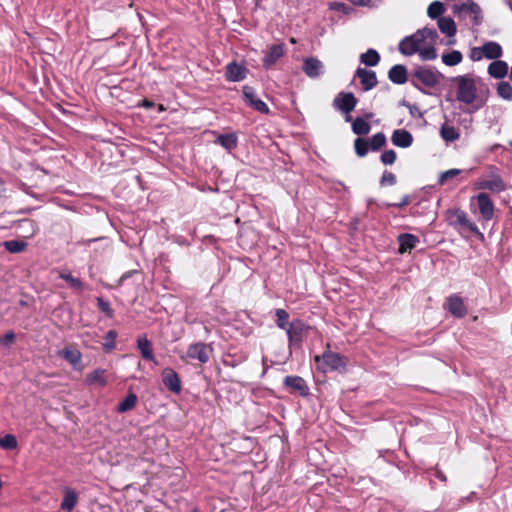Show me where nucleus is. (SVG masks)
<instances>
[{
    "mask_svg": "<svg viewBox=\"0 0 512 512\" xmlns=\"http://www.w3.org/2000/svg\"><path fill=\"white\" fill-rule=\"evenodd\" d=\"M438 33L432 28H422L414 34L406 36L399 43V51L405 56L418 53L421 60L431 61L438 56L435 49Z\"/></svg>",
    "mask_w": 512,
    "mask_h": 512,
    "instance_id": "obj_1",
    "label": "nucleus"
},
{
    "mask_svg": "<svg viewBox=\"0 0 512 512\" xmlns=\"http://www.w3.org/2000/svg\"><path fill=\"white\" fill-rule=\"evenodd\" d=\"M456 86V99L473 110H479L485 104V97L481 95L482 83L478 77L471 74L456 76L452 79Z\"/></svg>",
    "mask_w": 512,
    "mask_h": 512,
    "instance_id": "obj_2",
    "label": "nucleus"
},
{
    "mask_svg": "<svg viewBox=\"0 0 512 512\" xmlns=\"http://www.w3.org/2000/svg\"><path fill=\"white\" fill-rule=\"evenodd\" d=\"M476 189L489 190L493 193H500L506 189V184L494 166H489L474 184Z\"/></svg>",
    "mask_w": 512,
    "mask_h": 512,
    "instance_id": "obj_3",
    "label": "nucleus"
},
{
    "mask_svg": "<svg viewBox=\"0 0 512 512\" xmlns=\"http://www.w3.org/2000/svg\"><path fill=\"white\" fill-rule=\"evenodd\" d=\"M314 359L317 369L322 373L341 371L344 370L346 366L345 358L330 350L325 351L321 356L316 355Z\"/></svg>",
    "mask_w": 512,
    "mask_h": 512,
    "instance_id": "obj_4",
    "label": "nucleus"
},
{
    "mask_svg": "<svg viewBox=\"0 0 512 512\" xmlns=\"http://www.w3.org/2000/svg\"><path fill=\"white\" fill-rule=\"evenodd\" d=\"M212 353L213 347L211 344L196 342L190 344L187 351L180 355V358L185 362H192L196 360L200 364H206L209 362Z\"/></svg>",
    "mask_w": 512,
    "mask_h": 512,
    "instance_id": "obj_5",
    "label": "nucleus"
},
{
    "mask_svg": "<svg viewBox=\"0 0 512 512\" xmlns=\"http://www.w3.org/2000/svg\"><path fill=\"white\" fill-rule=\"evenodd\" d=\"M453 12L463 18L470 17L475 25L480 24L482 21L481 8L473 0H467L462 4H455Z\"/></svg>",
    "mask_w": 512,
    "mask_h": 512,
    "instance_id": "obj_6",
    "label": "nucleus"
},
{
    "mask_svg": "<svg viewBox=\"0 0 512 512\" xmlns=\"http://www.w3.org/2000/svg\"><path fill=\"white\" fill-rule=\"evenodd\" d=\"M356 105L357 99L351 92H340L333 100L334 108L347 115L346 121H351L349 114L355 109Z\"/></svg>",
    "mask_w": 512,
    "mask_h": 512,
    "instance_id": "obj_7",
    "label": "nucleus"
},
{
    "mask_svg": "<svg viewBox=\"0 0 512 512\" xmlns=\"http://www.w3.org/2000/svg\"><path fill=\"white\" fill-rule=\"evenodd\" d=\"M441 73L429 67L418 68L414 73V78L427 87H434L441 80Z\"/></svg>",
    "mask_w": 512,
    "mask_h": 512,
    "instance_id": "obj_8",
    "label": "nucleus"
},
{
    "mask_svg": "<svg viewBox=\"0 0 512 512\" xmlns=\"http://www.w3.org/2000/svg\"><path fill=\"white\" fill-rule=\"evenodd\" d=\"M59 355L72 365L75 370L81 372L84 369L82 365V353L76 347L66 346L59 352Z\"/></svg>",
    "mask_w": 512,
    "mask_h": 512,
    "instance_id": "obj_9",
    "label": "nucleus"
},
{
    "mask_svg": "<svg viewBox=\"0 0 512 512\" xmlns=\"http://www.w3.org/2000/svg\"><path fill=\"white\" fill-rule=\"evenodd\" d=\"M243 96L245 102L251 106L256 111L268 114L269 113V107L265 102H263L260 98L257 97L255 90L250 86H244L243 87Z\"/></svg>",
    "mask_w": 512,
    "mask_h": 512,
    "instance_id": "obj_10",
    "label": "nucleus"
},
{
    "mask_svg": "<svg viewBox=\"0 0 512 512\" xmlns=\"http://www.w3.org/2000/svg\"><path fill=\"white\" fill-rule=\"evenodd\" d=\"M481 217L485 221H489L494 215V204L486 193H479L475 197Z\"/></svg>",
    "mask_w": 512,
    "mask_h": 512,
    "instance_id": "obj_11",
    "label": "nucleus"
},
{
    "mask_svg": "<svg viewBox=\"0 0 512 512\" xmlns=\"http://www.w3.org/2000/svg\"><path fill=\"white\" fill-rule=\"evenodd\" d=\"M303 71L309 78H317L324 73V64L315 57H307L303 60Z\"/></svg>",
    "mask_w": 512,
    "mask_h": 512,
    "instance_id": "obj_12",
    "label": "nucleus"
},
{
    "mask_svg": "<svg viewBox=\"0 0 512 512\" xmlns=\"http://www.w3.org/2000/svg\"><path fill=\"white\" fill-rule=\"evenodd\" d=\"M305 331V325L300 320L293 321L289 324L286 333L289 340L290 346L299 345L302 342V338Z\"/></svg>",
    "mask_w": 512,
    "mask_h": 512,
    "instance_id": "obj_13",
    "label": "nucleus"
},
{
    "mask_svg": "<svg viewBox=\"0 0 512 512\" xmlns=\"http://www.w3.org/2000/svg\"><path fill=\"white\" fill-rule=\"evenodd\" d=\"M285 54L284 44L273 45L262 59L263 66L268 69L272 67Z\"/></svg>",
    "mask_w": 512,
    "mask_h": 512,
    "instance_id": "obj_14",
    "label": "nucleus"
},
{
    "mask_svg": "<svg viewBox=\"0 0 512 512\" xmlns=\"http://www.w3.org/2000/svg\"><path fill=\"white\" fill-rule=\"evenodd\" d=\"M162 381L170 391L174 393H179L181 391L180 378L172 368H165L162 371Z\"/></svg>",
    "mask_w": 512,
    "mask_h": 512,
    "instance_id": "obj_15",
    "label": "nucleus"
},
{
    "mask_svg": "<svg viewBox=\"0 0 512 512\" xmlns=\"http://www.w3.org/2000/svg\"><path fill=\"white\" fill-rule=\"evenodd\" d=\"M356 76L360 79L364 91H369L377 85V77L374 71L358 68L356 70Z\"/></svg>",
    "mask_w": 512,
    "mask_h": 512,
    "instance_id": "obj_16",
    "label": "nucleus"
},
{
    "mask_svg": "<svg viewBox=\"0 0 512 512\" xmlns=\"http://www.w3.org/2000/svg\"><path fill=\"white\" fill-rule=\"evenodd\" d=\"M284 384L291 390L299 393L301 396H306L308 394V386L304 379L299 376L285 377Z\"/></svg>",
    "mask_w": 512,
    "mask_h": 512,
    "instance_id": "obj_17",
    "label": "nucleus"
},
{
    "mask_svg": "<svg viewBox=\"0 0 512 512\" xmlns=\"http://www.w3.org/2000/svg\"><path fill=\"white\" fill-rule=\"evenodd\" d=\"M447 309L456 317H464L467 313L463 300L458 295H452L447 300Z\"/></svg>",
    "mask_w": 512,
    "mask_h": 512,
    "instance_id": "obj_18",
    "label": "nucleus"
},
{
    "mask_svg": "<svg viewBox=\"0 0 512 512\" xmlns=\"http://www.w3.org/2000/svg\"><path fill=\"white\" fill-rule=\"evenodd\" d=\"M391 141L397 147L407 148L411 146L413 137L407 130L397 129L393 132Z\"/></svg>",
    "mask_w": 512,
    "mask_h": 512,
    "instance_id": "obj_19",
    "label": "nucleus"
},
{
    "mask_svg": "<svg viewBox=\"0 0 512 512\" xmlns=\"http://www.w3.org/2000/svg\"><path fill=\"white\" fill-rule=\"evenodd\" d=\"M137 348L145 360L153 361L155 364H158L153 354L152 344L146 336L138 337Z\"/></svg>",
    "mask_w": 512,
    "mask_h": 512,
    "instance_id": "obj_20",
    "label": "nucleus"
},
{
    "mask_svg": "<svg viewBox=\"0 0 512 512\" xmlns=\"http://www.w3.org/2000/svg\"><path fill=\"white\" fill-rule=\"evenodd\" d=\"M399 252L401 254L411 251L419 243V239L409 233L400 234L398 236Z\"/></svg>",
    "mask_w": 512,
    "mask_h": 512,
    "instance_id": "obj_21",
    "label": "nucleus"
},
{
    "mask_svg": "<svg viewBox=\"0 0 512 512\" xmlns=\"http://www.w3.org/2000/svg\"><path fill=\"white\" fill-rule=\"evenodd\" d=\"M246 77L245 67L233 62L227 65L226 78L232 82H238Z\"/></svg>",
    "mask_w": 512,
    "mask_h": 512,
    "instance_id": "obj_22",
    "label": "nucleus"
},
{
    "mask_svg": "<svg viewBox=\"0 0 512 512\" xmlns=\"http://www.w3.org/2000/svg\"><path fill=\"white\" fill-rule=\"evenodd\" d=\"M105 374L106 370L101 368L95 369L86 375L85 383L90 386L99 385L100 387H105L107 385Z\"/></svg>",
    "mask_w": 512,
    "mask_h": 512,
    "instance_id": "obj_23",
    "label": "nucleus"
},
{
    "mask_svg": "<svg viewBox=\"0 0 512 512\" xmlns=\"http://www.w3.org/2000/svg\"><path fill=\"white\" fill-rule=\"evenodd\" d=\"M388 77L395 84H404L407 81V69L403 65H394L389 70Z\"/></svg>",
    "mask_w": 512,
    "mask_h": 512,
    "instance_id": "obj_24",
    "label": "nucleus"
},
{
    "mask_svg": "<svg viewBox=\"0 0 512 512\" xmlns=\"http://www.w3.org/2000/svg\"><path fill=\"white\" fill-rule=\"evenodd\" d=\"M508 72V65L506 62L501 60L493 61L488 66V73L491 77L500 79L506 76Z\"/></svg>",
    "mask_w": 512,
    "mask_h": 512,
    "instance_id": "obj_25",
    "label": "nucleus"
},
{
    "mask_svg": "<svg viewBox=\"0 0 512 512\" xmlns=\"http://www.w3.org/2000/svg\"><path fill=\"white\" fill-rule=\"evenodd\" d=\"M77 502H78L77 493L70 488H66L64 490V498L61 503V509L66 512H71L77 505Z\"/></svg>",
    "mask_w": 512,
    "mask_h": 512,
    "instance_id": "obj_26",
    "label": "nucleus"
},
{
    "mask_svg": "<svg viewBox=\"0 0 512 512\" xmlns=\"http://www.w3.org/2000/svg\"><path fill=\"white\" fill-rule=\"evenodd\" d=\"M483 54L486 59H498L502 56V47L494 41H489L482 46Z\"/></svg>",
    "mask_w": 512,
    "mask_h": 512,
    "instance_id": "obj_27",
    "label": "nucleus"
},
{
    "mask_svg": "<svg viewBox=\"0 0 512 512\" xmlns=\"http://www.w3.org/2000/svg\"><path fill=\"white\" fill-rule=\"evenodd\" d=\"M437 24L440 31L448 37H454L456 34V25L452 18L441 17L438 19Z\"/></svg>",
    "mask_w": 512,
    "mask_h": 512,
    "instance_id": "obj_28",
    "label": "nucleus"
},
{
    "mask_svg": "<svg viewBox=\"0 0 512 512\" xmlns=\"http://www.w3.org/2000/svg\"><path fill=\"white\" fill-rule=\"evenodd\" d=\"M215 143L221 145L227 151H231L237 146V136L234 133L220 134Z\"/></svg>",
    "mask_w": 512,
    "mask_h": 512,
    "instance_id": "obj_29",
    "label": "nucleus"
},
{
    "mask_svg": "<svg viewBox=\"0 0 512 512\" xmlns=\"http://www.w3.org/2000/svg\"><path fill=\"white\" fill-rule=\"evenodd\" d=\"M441 60L446 66L453 67L462 62L463 55L458 50H452V51L443 53L441 56Z\"/></svg>",
    "mask_w": 512,
    "mask_h": 512,
    "instance_id": "obj_30",
    "label": "nucleus"
},
{
    "mask_svg": "<svg viewBox=\"0 0 512 512\" xmlns=\"http://www.w3.org/2000/svg\"><path fill=\"white\" fill-rule=\"evenodd\" d=\"M441 137L447 142H453L459 139L460 133L458 130L451 125L444 124L440 128Z\"/></svg>",
    "mask_w": 512,
    "mask_h": 512,
    "instance_id": "obj_31",
    "label": "nucleus"
},
{
    "mask_svg": "<svg viewBox=\"0 0 512 512\" xmlns=\"http://www.w3.org/2000/svg\"><path fill=\"white\" fill-rule=\"evenodd\" d=\"M59 278L66 281L70 288L77 291H82L85 287L84 283L79 278L74 277L70 272H59Z\"/></svg>",
    "mask_w": 512,
    "mask_h": 512,
    "instance_id": "obj_32",
    "label": "nucleus"
},
{
    "mask_svg": "<svg viewBox=\"0 0 512 512\" xmlns=\"http://www.w3.org/2000/svg\"><path fill=\"white\" fill-rule=\"evenodd\" d=\"M360 61L366 66H376L380 61V55L376 50L368 49L360 55Z\"/></svg>",
    "mask_w": 512,
    "mask_h": 512,
    "instance_id": "obj_33",
    "label": "nucleus"
},
{
    "mask_svg": "<svg viewBox=\"0 0 512 512\" xmlns=\"http://www.w3.org/2000/svg\"><path fill=\"white\" fill-rule=\"evenodd\" d=\"M370 124L363 118L357 117L352 122V130L357 135H366L370 132Z\"/></svg>",
    "mask_w": 512,
    "mask_h": 512,
    "instance_id": "obj_34",
    "label": "nucleus"
},
{
    "mask_svg": "<svg viewBox=\"0 0 512 512\" xmlns=\"http://www.w3.org/2000/svg\"><path fill=\"white\" fill-rule=\"evenodd\" d=\"M456 217H457V221L461 225H463L464 227L469 229L474 234L478 235L480 238H483V234L479 231L478 227L473 222H471L470 220L467 219L466 214L464 212H462V211L457 212Z\"/></svg>",
    "mask_w": 512,
    "mask_h": 512,
    "instance_id": "obj_35",
    "label": "nucleus"
},
{
    "mask_svg": "<svg viewBox=\"0 0 512 512\" xmlns=\"http://www.w3.org/2000/svg\"><path fill=\"white\" fill-rule=\"evenodd\" d=\"M137 403V396L133 393H129L126 398L118 404V412L124 413L135 407Z\"/></svg>",
    "mask_w": 512,
    "mask_h": 512,
    "instance_id": "obj_36",
    "label": "nucleus"
},
{
    "mask_svg": "<svg viewBox=\"0 0 512 512\" xmlns=\"http://www.w3.org/2000/svg\"><path fill=\"white\" fill-rule=\"evenodd\" d=\"M444 11V5L440 1H434L428 6L427 14L431 19H436L444 13Z\"/></svg>",
    "mask_w": 512,
    "mask_h": 512,
    "instance_id": "obj_37",
    "label": "nucleus"
},
{
    "mask_svg": "<svg viewBox=\"0 0 512 512\" xmlns=\"http://www.w3.org/2000/svg\"><path fill=\"white\" fill-rule=\"evenodd\" d=\"M498 95L504 100H512V86L508 82H500L497 86Z\"/></svg>",
    "mask_w": 512,
    "mask_h": 512,
    "instance_id": "obj_38",
    "label": "nucleus"
},
{
    "mask_svg": "<svg viewBox=\"0 0 512 512\" xmlns=\"http://www.w3.org/2000/svg\"><path fill=\"white\" fill-rule=\"evenodd\" d=\"M3 245L11 253L22 252L27 246V244L24 241L19 240L5 241Z\"/></svg>",
    "mask_w": 512,
    "mask_h": 512,
    "instance_id": "obj_39",
    "label": "nucleus"
},
{
    "mask_svg": "<svg viewBox=\"0 0 512 512\" xmlns=\"http://www.w3.org/2000/svg\"><path fill=\"white\" fill-rule=\"evenodd\" d=\"M275 314L277 317V320H276L277 326L281 329L287 330V328L289 326L288 325V319H289L288 313L284 309H276Z\"/></svg>",
    "mask_w": 512,
    "mask_h": 512,
    "instance_id": "obj_40",
    "label": "nucleus"
},
{
    "mask_svg": "<svg viewBox=\"0 0 512 512\" xmlns=\"http://www.w3.org/2000/svg\"><path fill=\"white\" fill-rule=\"evenodd\" d=\"M355 152L359 157H364L368 153L369 144L363 138H357L354 142Z\"/></svg>",
    "mask_w": 512,
    "mask_h": 512,
    "instance_id": "obj_41",
    "label": "nucleus"
},
{
    "mask_svg": "<svg viewBox=\"0 0 512 512\" xmlns=\"http://www.w3.org/2000/svg\"><path fill=\"white\" fill-rule=\"evenodd\" d=\"M462 171L460 169H450V170H447L445 172H442L440 175H439V179H438V183L440 185H444L446 182H448L449 180H452L454 179L456 176H458Z\"/></svg>",
    "mask_w": 512,
    "mask_h": 512,
    "instance_id": "obj_42",
    "label": "nucleus"
},
{
    "mask_svg": "<svg viewBox=\"0 0 512 512\" xmlns=\"http://www.w3.org/2000/svg\"><path fill=\"white\" fill-rule=\"evenodd\" d=\"M386 143V136L379 132L372 136L370 140V147L372 150H378Z\"/></svg>",
    "mask_w": 512,
    "mask_h": 512,
    "instance_id": "obj_43",
    "label": "nucleus"
},
{
    "mask_svg": "<svg viewBox=\"0 0 512 512\" xmlns=\"http://www.w3.org/2000/svg\"><path fill=\"white\" fill-rule=\"evenodd\" d=\"M0 447L2 449H15L17 447V439L14 435L7 434L0 438Z\"/></svg>",
    "mask_w": 512,
    "mask_h": 512,
    "instance_id": "obj_44",
    "label": "nucleus"
},
{
    "mask_svg": "<svg viewBox=\"0 0 512 512\" xmlns=\"http://www.w3.org/2000/svg\"><path fill=\"white\" fill-rule=\"evenodd\" d=\"M117 337V333L114 330H110L107 332L105 337V343L103 345L104 349L112 350L115 348V339Z\"/></svg>",
    "mask_w": 512,
    "mask_h": 512,
    "instance_id": "obj_45",
    "label": "nucleus"
},
{
    "mask_svg": "<svg viewBox=\"0 0 512 512\" xmlns=\"http://www.w3.org/2000/svg\"><path fill=\"white\" fill-rule=\"evenodd\" d=\"M396 160V152L394 150H386L381 155V162L385 165H391Z\"/></svg>",
    "mask_w": 512,
    "mask_h": 512,
    "instance_id": "obj_46",
    "label": "nucleus"
},
{
    "mask_svg": "<svg viewBox=\"0 0 512 512\" xmlns=\"http://www.w3.org/2000/svg\"><path fill=\"white\" fill-rule=\"evenodd\" d=\"M329 8L331 10L339 11L343 14H347L350 11V8L346 4H344L342 2H338V1L330 2Z\"/></svg>",
    "mask_w": 512,
    "mask_h": 512,
    "instance_id": "obj_47",
    "label": "nucleus"
},
{
    "mask_svg": "<svg viewBox=\"0 0 512 512\" xmlns=\"http://www.w3.org/2000/svg\"><path fill=\"white\" fill-rule=\"evenodd\" d=\"M354 5L377 7L381 4V0H350Z\"/></svg>",
    "mask_w": 512,
    "mask_h": 512,
    "instance_id": "obj_48",
    "label": "nucleus"
},
{
    "mask_svg": "<svg viewBox=\"0 0 512 512\" xmlns=\"http://www.w3.org/2000/svg\"><path fill=\"white\" fill-rule=\"evenodd\" d=\"M470 59L472 61H480L482 60L484 57V54H483V49H482V46L481 47H473L471 50H470V55H469Z\"/></svg>",
    "mask_w": 512,
    "mask_h": 512,
    "instance_id": "obj_49",
    "label": "nucleus"
},
{
    "mask_svg": "<svg viewBox=\"0 0 512 512\" xmlns=\"http://www.w3.org/2000/svg\"><path fill=\"white\" fill-rule=\"evenodd\" d=\"M381 185H394L396 183V177L393 173L390 172H384L381 180Z\"/></svg>",
    "mask_w": 512,
    "mask_h": 512,
    "instance_id": "obj_50",
    "label": "nucleus"
},
{
    "mask_svg": "<svg viewBox=\"0 0 512 512\" xmlns=\"http://www.w3.org/2000/svg\"><path fill=\"white\" fill-rule=\"evenodd\" d=\"M97 303H98V307L100 308V310L102 312L106 313L107 315H111L112 310L107 301L103 300L102 298H98Z\"/></svg>",
    "mask_w": 512,
    "mask_h": 512,
    "instance_id": "obj_51",
    "label": "nucleus"
},
{
    "mask_svg": "<svg viewBox=\"0 0 512 512\" xmlns=\"http://www.w3.org/2000/svg\"><path fill=\"white\" fill-rule=\"evenodd\" d=\"M14 338H15L14 333H13V332H8V333H6V334H5V336L3 337L2 342H3V344H5V345H9L10 343H12V342H13Z\"/></svg>",
    "mask_w": 512,
    "mask_h": 512,
    "instance_id": "obj_52",
    "label": "nucleus"
},
{
    "mask_svg": "<svg viewBox=\"0 0 512 512\" xmlns=\"http://www.w3.org/2000/svg\"><path fill=\"white\" fill-rule=\"evenodd\" d=\"M408 203H409V197L405 196V197H403V199L401 200V202L399 204H394V206L402 207V206L407 205Z\"/></svg>",
    "mask_w": 512,
    "mask_h": 512,
    "instance_id": "obj_53",
    "label": "nucleus"
},
{
    "mask_svg": "<svg viewBox=\"0 0 512 512\" xmlns=\"http://www.w3.org/2000/svg\"><path fill=\"white\" fill-rule=\"evenodd\" d=\"M153 102L149 101V100H144L143 103H142V106L143 107H146V108H151L153 107Z\"/></svg>",
    "mask_w": 512,
    "mask_h": 512,
    "instance_id": "obj_54",
    "label": "nucleus"
},
{
    "mask_svg": "<svg viewBox=\"0 0 512 512\" xmlns=\"http://www.w3.org/2000/svg\"><path fill=\"white\" fill-rule=\"evenodd\" d=\"M436 477H437L438 479H440L441 481H445V480H446L445 475H444L442 472H440V471H437V472H436Z\"/></svg>",
    "mask_w": 512,
    "mask_h": 512,
    "instance_id": "obj_55",
    "label": "nucleus"
},
{
    "mask_svg": "<svg viewBox=\"0 0 512 512\" xmlns=\"http://www.w3.org/2000/svg\"><path fill=\"white\" fill-rule=\"evenodd\" d=\"M456 43V40L454 38L450 39L448 42H447V45H454Z\"/></svg>",
    "mask_w": 512,
    "mask_h": 512,
    "instance_id": "obj_56",
    "label": "nucleus"
},
{
    "mask_svg": "<svg viewBox=\"0 0 512 512\" xmlns=\"http://www.w3.org/2000/svg\"><path fill=\"white\" fill-rule=\"evenodd\" d=\"M23 224L32 225V223L30 221H24Z\"/></svg>",
    "mask_w": 512,
    "mask_h": 512,
    "instance_id": "obj_57",
    "label": "nucleus"
},
{
    "mask_svg": "<svg viewBox=\"0 0 512 512\" xmlns=\"http://www.w3.org/2000/svg\"><path fill=\"white\" fill-rule=\"evenodd\" d=\"M508 5H509V7H510V8H511V10H512V4L509 2V3H508Z\"/></svg>",
    "mask_w": 512,
    "mask_h": 512,
    "instance_id": "obj_58",
    "label": "nucleus"
},
{
    "mask_svg": "<svg viewBox=\"0 0 512 512\" xmlns=\"http://www.w3.org/2000/svg\"><path fill=\"white\" fill-rule=\"evenodd\" d=\"M509 145L512 147V141L509 142Z\"/></svg>",
    "mask_w": 512,
    "mask_h": 512,
    "instance_id": "obj_59",
    "label": "nucleus"
}]
</instances>
